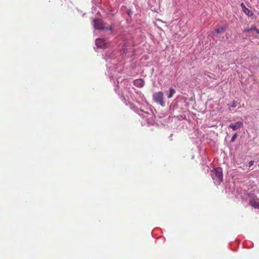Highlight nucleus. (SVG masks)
I'll return each instance as SVG.
<instances>
[{
  "instance_id": "nucleus-1",
  "label": "nucleus",
  "mask_w": 259,
  "mask_h": 259,
  "mask_svg": "<svg viewBox=\"0 0 259 259\" xmlns=\"http://www.w3.org/2000/svg\"><path fill=\"white\" fill-rule=\"evenodd\" d=\"M117 53H113L111 51L106 52L104 56V59L107 62V68L108 69V73L110 80H113L114 84L117 86L115 88V92L118 95L124 96L126 92H131V84L128 80L121 79L120 71L122 70V67L117 65L119 60Z\"/></svg>"
},
{
  "instance_id": "nucleus-2",
  "label": "nucleus",
  "mask_w": 259,
  "mask_h": 259,
  "mask_svg": "<svg viewBox=\"0 0 259 259\" xmlns=\"http://www.w3.org/2000/svg\"><path fill=\"white\" fill-rule=\"evenodd\" d=\"M138 114L141 117V124L143 125H153L154 123V116L152 111L148 108L146 110L140 109L138 111Z\"/></svg>"
},
{
  "instance_id": "nucleus-3",
  "label": "nucleus",
  "mask_w": 259,
  "mask_h": 259,
  "mask_svg": "<svg viewBox=\"0 0 259 259\" xmlns=\"http://www.w3.org/2000/svg\"><path fill=\"white\" fill-rule=\"evenodd\" d=\"M211 176L216 185H220L223 181V170L221 167H217L211 171Z\"/></svg>"
},
{
  "instance_id": "nucleus-4",
  "label": "nucleus",
  "mask_w": 259,
  "mask_h": 259,
  "mask_svg": "<svg viewBox=\"0 0 259 259\" xmlns=\"http://www.w3.org/2000/svg\"><path fill=\"white\" fill-rule=\"evenodd\" d=\"M153 99L157 103L164 106L165 102L163 99V94L162 92L159 91L156 92L153 95Z\"/></svg>"
},
{
  "instance_id": "nucleus-5",
  "label": "nucleus",
  "mask_w": 259,
  "mask_h": 259,
  "mask_svg": "<svg viewBox=\"0 0 259 259\" xmlns=\"http://www.w3.org/2000/svg\"><path fill=\"white\" fill-rule=\"evenodd\" d=\"M94 28L98 30L103 29L104 28L103 21L100 19H97L94 20Z\"/></svg>"
},
{
  "instance_id": "nucleus-6",
  "label": "nucleus",
  "mask_w": 259,
  "mask_h": 259,
  "mask_svg": "<svg viewBox=\"0 0 259 259\" xmlns=\"http://www.w3.org/2000/svg\"><path fill=\"white\" fill-rule=\"evenodd\" d=\"M95 42L97 47L99 48H104L107 46V42L103 38L96 39Z\"/></svg>"
},
{
  "instance_id": "nucleus-7",
  "label": "nucleus",
  "mask_w": 259,
  "mask_h": 259,
  "mask_svg": "<svg viewBox=\"0 0 259 259\" xmlns=\"http://www.w3.org/2000/svg\"><path fill=\"white\" fill-rule=\"evenodd\" d=\"M243 122L242 121H237L234 123H232L229 125V127L234 131H237L243 126Z\"/></svg>"
},
{
  "instance_id": "nucleus-8",
  "label": "nucleus",
  "mask_w": 259,
  "mask_h": 259,
  "mask_svg": "<svg viewBox=\"0 0 259 259\" xmlns=\"http://www.w3.org/2000/svg\"><path fill=\"white\" fill-rule=\"evenodd\" d=\"M133 83L137 87L142 88L145 84V82L142 79H137L134 80Z\"/></svg>"
},
{
  "instance_id": "nucleus-9",
  "label": "nucleus",
  "mask_w": 259,
  "mask_h": 259,
  "mask_svg": "<svg viewBox=\"0 0 259 259\" xmlns=\"http://www.w3.org/2000/svg\"><path fill=\"white\" fill-rule=\"evenodd\" d=\"M241 8H242L243 12L248 16L250 17L253 15V13L249 9L246 7L245 5L243 3L241 4Z\"/></svg>"
},
{
  "instance_id": "nucleus-10",
  "label": "nucleus",
  "mask_w": 259,
  "mask_h": 259,
  "mask_svg": "<svg viewBox=\"0 0 259 259\" xmlns=\"http://www.w3.org/2000/svg\"><path fill=\"white\" fill-rule=\"evenodd\" d=\"M249 204L255 208H259V202L258 200L252 199L249 201Z\"/></svg>"
},
{
  "instance_id": "nucleus-11",
  "label": "nucleus",
  "mask_w": 259,
  "mask_h": 259,
  "mask_svg": "<svg viewBox=\"0 0 259 259\" xmlns=\"http://www.w3.org/2000/svg\"><path fill=\"white\" fill-rule=\"evenodd\" d=\"M176 93V90L175 89L170 88L168 92L166 93V95L168 98H171L174 94Z\"/></svg>"
},
{
  "instance_id": "nucleus-12",
  "label": "nucleus",
  "mask_w": 259,
  "mask_h": 259,
  "mask_svg": "<svg viewBox=\"0 0 259 259\" xmlns=\"http://www.w3.org/2000/svg\"><path fill=\"white\" fill-rule=\"evenodd\" d=\"M252 30H255L257 34L259 33V30L257 29L255 27H251V28H246L244 29L245 32H249Z\"/></svg>"
},
{
  "instance_id": "nucleus-13",
  "label": "nucleus",
  "mask_w": 259,
  "mask_h": 259,
  "mask_svg": "<svg viewBox=\"0 0 259 259\" xmlns=\"http://www.w3.org/2000/svg\"><path fill=\"white\" fill-rule=\"evenodd\" d=\"M225 31V28L224 27H219L215 30V31L217 33H222Z\"/></svg>"
},
{
  "instance_id": "nucleus-14",
  "label": "nucleus",
  "mask_w": 259,
  "mask_h": 259,
  "mask_svg": "<svg viewBox=\"0 0 259 259\" xmlns=\"http://www.w3.org/2000/svg\"><path fill=\"white\" fill-rule=\"evenodd\" d=\"M237 134H236H236H235L232 136V138H231V142H234V141L236 140V138H237Z\"/></svg>"
},
{
  "instance_id": "nucleus-15",
  "label": "nucleus",
  "mask_w": 259,
  "mask_h": 259,
  "mask_svg": "<svg viewBox=\"0 0 259 259\" xmlns=\"http://www.w3.org/2000/svg\"><path fill=\"white\" fill-rule=\"evenodd\" d=\"M237 102L235 100H234L233 102H232V105H231V107H236L237 106Z\"/></svg>"
},
{
  "instance_id": "nucleus-16",
  "label": "nucleus",
  "mask_w": 259,
  "mask_h": 259,
  "mask_svg": "<svg viewBox=\"0 0 259 259\" xmlns=\"http://www.w3.org/2000/svg\"><path fill=\"white\" fill-rule=\"evenodd\" d=\"M210 74H211V73L207 71H206L204 73V75L207 76L209 78H212V77L210 75Z\"/></svg>"
},
{
  "instance_id": "nucleus-17",
  "label": "nucleus",
  "mask_w": 259,
  "mask_h": 259,
  "mask_svg": "<svg viewBox=\"0 0 259 259\" xmlns=\"http://www.w3.org/2000/svg\"><path fill=\"white\" fill-rule=\"evenodd\" d=\"M210 74H211V73L207 71H206L204 73V75L207 76L209 78H212V77L210 75Z\"/></svg>"
},
{
  "instance_id": "nucleus-18",
  "label": "nucleus",
  "mask_w": 259,
  "mask_h": 259,
  "mask_svg": "<svg viewBox=\"0 0 259 259\" xmlns=\"http://www.w3.org/2000/svg\"><path fill=\"white\" fill-rule=\"evenodd\" d=\"M210 74H211V73L207 71H206L204 73V75L207 76L209 78H212V77L210 75Z\"/></svg>"
},
{
  "instance_id": "nucleus-19",
  "label": "nucleus",
  "mask_w": 259,
  "mask_h": 259,
  "mask_svg": "<svg viewBox=\"0 0 259 259\" xmlns=\"http://www.w3.org/2000/svg\"><path fill=\"white\" fill-rule=\"evenodd\" d=\"M254 164V161H250V162H249V163H248V166L250 167H251Z\"/></svg>"
},
{
  "instance_id": "nucleus-20",
  "label": "nucleus",
  "mask_w": 259,
  "mask_h": 259,
  "mask_svg": "<svg viewBox=\"0 0 259 259\" xmlns=\"http://www.w3.org/2000/svg\"><path fill=\"white\" fill-rule=\"evenodd\" d=\"M140 97L141 98V100L142 101H145V97L143 95H142L141 93L140 94Z\"/></svg>"
}]
</instances>
